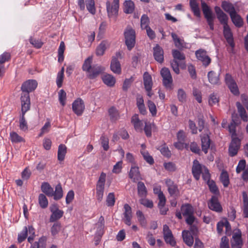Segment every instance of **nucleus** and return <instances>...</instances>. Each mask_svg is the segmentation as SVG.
Returning a JSON list of instances; mask_svg holds the SVG:
<instances>
[{
  "instance_id": "27",
  "label": "nucleus",
  "mask_w": 248,
  "mask_h": 248,
  "mask_svg": "<svg viewBox=\"0 0 248 248\" xmlns=\"http://www.w3.org/2000/svg\"><path fill=\"white\" fill-rule=\"evenodd\" d=\"M189 5L194 16L198 17H201V12L199 4L196 0H189Z\"/></svg>"
},
{
  "instance_id": "46",
  "label": "nucleus",
  "mask_w": 248,
  "mask_h": 248,
  "mask_svg": "<svg viewBox=\"0 0 248 248\" xmlns=\"http://www.w3.org/2000/svg\"><path fill=\"white\" fill-rule=\"evenodd\" d=\"M209 190L211 193L215 194L216 196L219 194V191L215 181L211 180V181L207 182Z\"/></svg>"
},
{
  "instance_id": "13",
  "label": "nucleus",
  "mask_w": 248,
  "mask_h": 248,
  "mask_svg": "<svg viewBox=\"0 0 248 248\" xmlns=\"http://www.w3.org/2000/svg\"><path fill=\"white\" fill-rule=\"evenodd\" d=\"M84 108V102L80 98L76 100L72 104L73 111L78 116L82 114Z\"/></svg>"
},
{
  "instance_id": "31",
  "label": "nucleus",
  "mask_w": 248,
  "mask_h": 248,
  "mask_svg": "<svg viewBox=\"0 0 248 248\" xmlns=\"http://www.w3.org/2000/svg\"><path fill=\"white\" fill-rule=\"evenodd\" d=\"M144 131L146 136L149 138L152 136V130H156V126L154 123L145 122Z\"/></svg>"
},
{
  "instance_id": "53",
  "label": "nucleus",
  "mask_w": 248,
  "mask_h": 248,
  "mask_svg": "<svg viewBox=\"0 0 248 248\" xmlns=\"http://www.w3.org/2000/svg\"><path fill=\"white\" fill-rule=\"evenodd\" d=\"M38 202L40 206L42 208H46L48 205V201L46 196L43 194H40L38 197Z\"/></svg>"
},
{
  "instance_id": "60",
  "label": "nucleus",
  "mask_w": 248,
  "mask_h": 248,
  "mask_svg": "<svg viewBox=\"0 0 248 248\" xmlns=\"http://www.w3.org/2000/svg\"><path fill=\"white\" fill-rule=\"evenodd\" d=\"M177 97L178 100L184 103L186 102V94L184 91V90L182 89H179L177 92Z\"/></svg>"
},
{
  "instance_id": "28",
  "label": "nucleus",
  "mask_w": 248,
  "mask_h": 248,
  "mask_svg": "<svg viewBox=\"0 0 248 248\" xmlns=\"http://www.w3.org/2000/svg\"><path fill=\"white\" fill-rule=\"evenodd\" d=\"M129 177L133 180L134 182L139 180L140 178V173L139 169L137 166H132L129 173Z\"/></svg>"
},
{
  "instance_id": "55",
  "label": "nucleus",
  "mask_w": 248,
  "mask_h": 248,
  "mask_svg": "<svg viewBox=\"0 0 248 248\" xmlns=\"http://www.w3.org/2000/svg\"><path fill=\"white\" fill-rule=\"evenodd\" d=\"M172 55L175 60H184L186 58L185 54L177 49L172 50Z\"/></svg>"
},
{
  "instance_id": "35",
  "label": "nucleus",
  "mask_w": 248,
  "mask_h": 248,
  "mask_svg": "<svg viewBox=\"0 0 248 248\" xmlns=\"http://www.w3.org/2000/svg\"><path fill=\"white\" fill-rule=\"evenodd\" d=\"M201 2L202 11L205 18H207V17L214 16L213 15L210 8L208 5L203 0H201Z\"/></svg>"
},
{
  "instance_id": "41",
  "label": "nucleus",
  "mask_w": 248,
  "mask_h": 248,
  "mask_svg": "<svg viewBox=\"0 0 248 248\" xmlns=\"http://www.w3.org/2000/svg\"><path fill=\"white\" fill-rule=\"evenodd\" d=\"M134 3L132 0H126L124 3V12L126 14H131L134 11Z\"/></svg>"
},
{
  "instance_id": "17",
  "label": "nucleus",
  "mask_w": 248,
  "mask_h": 248,
  "mask_svg": "<svg viewBox=\"0 0 248 248\" xmlns=\"http://www.w3.org/2000/svg\"><path fill=\"white\" fill-rule=\"evenodd\" d=\"M202 167L197 160H194L192 168V173L196 180L200 178V175L202 172Z\"/></svg>"
},
{
  "instance_id": "45",
  "label": "nucleus",
  "mask_w": 248,
  "mask_h": 248,
  "mask_svg": "<svg viewBox=\"0 0 248 248\" xmlns=\"http://www.w3.org/2000/svg\"><path fill=\"white\" fill-rule=\"evenodd\" d=\"M63 215V212L59 210L52 213L49 218L50 222H53L61 218Z\"/></svg>"
},
{
  "instance_id": "47",
  "label": "nucleus",
  "mask_w": 248,
  "mask_h": 248,
  "mask_svg": "<svg viewBox=\"0 0 248 248\" xmlns=\"http://www.w3.org/2000/svg\"><path fill=\"white\" fill-rule=\"evenodd\" d=\"M171 36L176 47L179 49L184 47L183 44V40L179 38L176 34L174 32H172L171 33Z\"/></svg>"
},
{
  "instance_id": "8",
  "label": "nucleus",
  "mask_w": 248,
  "mask_h": 248,
  "mask_svg": "<svg viewBox=\"0 0 248 248\" xmlns=\"http://www.w3.org/2000/svg\"><path fill=\"white\" fill-rule=\"evenodd\" d=\"M209 208L215 212L220 213L222 211V207L219 202L218 198L216 195H213L208 202Z\"/></svg>"
},
{
  "instance_id": "50",
  "label": "nucleus",
  "mask_w": 248,
  "mask_h": 248,
  "mask_svg": "<svg viewBox=\"0 0 248 248\" xmlns=\"http://www.w3.org/2000/svg\"><path fill=\"white\" fill-rule=\"evenodd\" d=\"M64 68L62 67L60 71H59L57 74V79H56V83L57 85L59 88H60L62 86V82L63 80L64 77Z\"/></svg>"
},
{
  "instance_id": "2",
  "label": "nucleus",
  "mask_w": 248,
  "mask_h": 248,
  "mask_svg": "<svg viewBox=\"0 0 248 248\" xmlns=\"http://www.w3.org/2000/svg\"><path fill=\"white\" fill-rule=\"evenodd\" d=\"M106 174L102 172L96 184V198L101 202L103 198Z\"/></svg>"
},
{
  "instance_id": "57",
  "label": "nucleus",
  "mask_w": 248,
  "mask_h": 248,
  "mask_svg": "<svg viewBox=\"0 0 248 248\" xmlns=\"http://www.w3.org/2000/svg\"><path fill=\"white\" fill-rule=\"evenodd\" d=\"M136 215L141 225L144 227H146L147 222L142 212L140 210H138L136 212Z\"/></svg>"
},
{
  "instance_id": "42",
  "label": "nucleus",
  "mask_w": 248,
  "mask_h": 248,
  "mask_svg": "<svg viewBox=\"0 0 248 248\" xmlns=\"http://www.w3.org/2000/svg\"><path fill=\"white\" fill-rule=\"evenodd\" d=\"M138 195L140 197H145L147 193V189L144 184L142 182H139L138 183Z\"/></svg>"
},
{
  "instance_id": "32",
  "label": "nucleus",
  "mask_w": 248,
  "mask_h": 248,
  "mask_svg": "<svg viewBox=\"0 0 248 248\" xmlns=\"http://www.w3.org/2000/svg\"><path fill=\"white\" fill-rule=\"evenodd\" d=\"M108 43L106 40H104L97 46L96 49V54L97 56H102L108 46Z\"/></svg>"
},
{
  "instance_id": "18",
  "label": "nucleus",
  "mask_w": 248,
  "mask_h": 248,
  "mask_svg": "<svg viewBox=\"0 0 248 248\" xmlns=\"http://www.w3.org/2000/svg\"><path fill=\"white\" fill-rule=\"evenodd\" d=\"M165 184L168 187V190L170 196H176L179 193L177 186L171 179H167Z\"/></svg>"
},
{
  "instance_id": "56",
  "label": "nucleus",
  "mask_w": 248,
  "mask_h": 248,
  "mask_svg": "<svg viewBox=\"0 0 248 248\" xmlns=\"http://www.w3.org/2000/svg\"><path fill=\"white\" fill-rule=\"evenodd\" d=\"M61 229V224L60 222H56L52 226L51 228V232L53 236L57 234Z\"/></svg>"
},
{
  "instance_id": "1",
  "label": "nucleus",
  "mask_w": 248,
  "mask_h": 248,
  "mask_svg": "<svg viewBox=\"0 0 248 248\" xmlns=\"http://www.w3.org/2000/svg\"><path fill=\"white\" fill-rule=\"evenodd\" d=\"M125 43L128 50H131L135 46L136 33L130 26H127L124 30Z\"/></svg>"
},
{
  "instance_id": "23",
  "label": "nucleus",
  "mask_w": 248,
  "mask_h": 248,
  "mask_svg": "<svg viewBox=\"0 0 248 248\" xmlns=\"http://www.w3.org/2000/svg\"><path fill=\"white\" fill-rule=\"evenodd\" d=\"M182 237L184 242L189 247L193 245L194 236L191 234L188 231L184 230L182 232Z\"/></svg>"
},
{
  "instance_id": "36",
  "label": "nucleus",
  "mask_w": 248,
  "mask_h": 248,
  "mask_svg": "<svg viewBox=\"0 0 248 248\" xmlns=\"http://www.w3.org/2000/svg\"><path fill=\"white\" fill-rule=\"evenodd\" d=\"M67 152V147L64 144H61L58 147V159L60 161H62L65 158Z\"/></svg>"
},
{
  "instance_id": "16",
  "label": "nucleus",
  "mask_w": 248,
  "mask_h": 248,
  "mask_svg": "<svg viewBox=\"0 0 248 248\" xmlns=\"http://www.w3.org/2000/svg\"><path fill=\"white\" fill-rule=\"evenodd\" d=\"M153 56L155 59L159 63H162L164 61V51L162 48L158 44L153 48Z\"/></svg>"
},
{
  "instance_id": "5",
  "label": "nucleus",
  "mask_w": 248,
  "mask_h": 248,
  "mask_svg": "<svg viewBox=\"0 0 248 248\" xmlns=\"http://www.w3.org/2000/svg\"><path fill=\"white\" fill-rule=\"evenodd\" d=\"M38 85L35 79H28L24 81L21 87V92L29 93L35 91Z\"/></svg>"
},
{
  "instance_id": "24",
  "label": "nucleus",
  "mask_w": 248,
  "mask_h": 248,
  "mask_svg": "<svg viewBox=\"0 0 248 248\" xmlns=\"http://www.w3.org/2000/svg\"><path fill=\"white\" fill-rule=\"evenodd\" d=\"M11 59V54L10 53L5 52L0 55V76L2 74L4 71L3 64L8 62Z\"/></svg>"
},
{
  "instance_id": "30",
  "label": "nucleus",
  "mask_w": 248,
  "mask_h": 248,
  "mask_svg": "<svg viewBox=\"0 0 248 248\" xmlns=\"http://www.w3.org/2000/svg\"><path fill=\"white\" fill-rule=\"evenodd\" d=\"M41 190L48 197H52L54 195L53 188L46 182H44L41 185Z\"/></svg>"
},
{
  "instance_id": "11",
  "label": "nucleus",
  "mask_w": 248,
  "mask_h": 248,
  "mask_svg": "<svg viewBox=\"0 0 248 248\" xmlns=\"http://www.w3.org/2000/svg\"><path fill=\"white\" fill-rule=\"evenodd\" d=\"M195 55L198 60L201 61L204 66H207L211 63V60L207 55L205 50L199 49L196 51Z\"/></svg>"
},
{
  "instance_id": "38",
  "label": "nucleus",
  "mask_w": 248,
  "mask_h": 248,
  "mask_svg": "<svg viewBox=\"0 0 248 248\" xmlns=\"http://www.w3.org/2000/svg\"><path fill=\"white\" fill-rule=\"evenodd\" d=\"M243 200V216L244 217L248 218V197L245 191L242 192Z\"/></svg>"
},
{
  "instance_id": "14",
  "label": "nucleus",
  "mask_w": 248,
  "mask_h": 248,
  "mask_svg": "<svg viewBox=\"0 0 248 248\" xmlns=\"http://www.w3.org/2000/svg\"><path fill=\"white\" fill-rule=\"evenodd\" d=\"M215 11L220 24L223 25V27L228 25V21L229 17L228 16L222 11L220 8L218 6H216L215 7Z\"/></svg>"
},
{
  "instance_id": "29",
  "label": "nucleus",
  "mask_w": 248,
  "mask_h": 248,
  "mask_svg": "<svg viewBox=\"0 0 248 248\" xmlns=\"http://www.w3.org/2000/svg\"><path fill=\"white\" fill-rule=\"evenodd\" d=\"M181 210L182 214L184 217H186L191 214H194V209L192 206L189 203L183 204L181 206Z\"/></svg>"
},
{
  "instance_id": "40",
  "label": "nucleus",
  "mask_w": 248,
  "mask_h": 248,
  "mask_svg": "<svg viewBox=\"0 0 248 248\" xmlns=\"http://www.w3.org/2000/svg\"><path fill=\"white\" fill-rule=\"evenodd\" d=\"M233 241L231 242L232 248H242L243 243L241 235H233Z\"/></svg>"
},
{
  "instance_id": "26",
  "label": "nucleus",
  "mask_w": 248,
  "mask_h": 248,
  "mask_svg": "<svg viewBox=\"0 0 248 248\" xmlns=\"http://www.w3.org/2000/svg\"><path fill=\"white\" fill-rule=\"evenodd\" d=\"M219 73H216L213 71L208 72L207 77L209 82L213 85H217L219 83Z\"/></svg>"
},
{
  "instance_id": "51",
  "label": "nucleus",
  "mask_w": 248,
  "mask_h": 248,
  "mask_svg": "<svg viewBox=\"0 0 248 248\" xmlns=\"http://www.w3.org/2000/svg\"><path fill=\"white\" fill-rule=\"evenodd\" d=\"M157 149L160 151L161 154L164 156L167 157H170L171 152L165 143L160 146Z\"/></svg>"
},
{
  "instance_id": "62",
  "label": "nucleus",
  "mask_w": 248,
  "mask_h": 248,
  "mask_svg": "<svg viewBox=\"0 0 248 248\" xmlns=\"http://www.w3.org/2000/svg\"><path fill=\"white\" fill-rule=\"evenodd\" d=\"M147 105L149 111L152 114V116H155L156 114L157 110L155 103L151 100H148L147 102Z\"/></svg>"
},
{
  "instance_id": "49",
  "label": "nucleus",
  "mask_w": 248,
  "mask_h": 248,
  "mask_svg": "<svg viewBox=\"0 0 248 248\" xmlns=\"http://www.w3.org/2000/svg\"><path fill=\"white\" fill-rule=\"evenodd\" d=\"M86 8L88 11L93 15L96 12L94 0H85Z\"/></svg>"
},
{
  "instance_id": "59",
  "label": "nucleus",
  "mask_w": 248,
  "mask_h": 248,
  "mask_svg": "<svg viewBox=\"0 0 248 248\" xmlns=\"http://www.w3.org/2000/svg\"><path fill=\"white\" fill-rule=\"evenodd\" d=\"M30 43L35 48H41L43 43L39 39H35L32 37H30L29 39Z\"/></svg>"
},
{
  "instance_id": "3",
  "label": "nucleus",
  "mask_w": 248,
  "mask_h": 248,
  "mask_svg": "<svg viewBox=\"0 0 248 248\" xmlns=\"http://www.w3.org/2000/svg\"><path fill=\"white\" fill-rule=\"evenodd\" d=\"M225 82L231 92L234 95H238L240 93L236 82L229 73H227L225 76Z\"/></svg>"
},
{
  "instance_id": "52",
  "label": "nucleus",
  "mask_w": 248,
  "mask_h": 248,
  "mask_svg": "<svg viewBox=\"0 0 248 248\" xmlns=\"http://www.w3.org/2000/svg\"><path fill=\"white\" fill-rule=\"evenodd\" d=\"M26 113H23L22 112L21 115L19 118V127L22 131H26L28 130V125L26 121L25 118V114Z\"/></svg>"
},
{
  "instance_id": "4",
  "label": "nucleus",
  "mask_w": 248,
  "mask_h": 248,
  "mask_svg": "<svg viewBox=\"0 0 248 248\" xmlns=\"http://www.w3.org/2000/svg\"><path fill=\"white\" fill-rule=\"evenodd\" d=\"M211 133L208 129L204 130V133L200 135L202 149V151L205 153H208V149L211 144V140L210 139V135Z\"/></svg>"
},
{
  "instance_id": "12",
  "label": "nucleus",
  "mask_w": 248,
  "mask_h": 248,
  "mask_svg": "<svg viewBox=\"0 0 248 248\" xmlns=\"http://www.w3.org/2000/svg\"><path fill=\"white\" fill-rule=\"evenodd\" d=\"M106 7L109 17L117 15L119 7V0H113L112 5L109 1H107L106 2Z\"/></svg>"
},
{
  "instance_id": "25",
  "label": "nucleus",
  "mask_w": 248,
  "mask_h": 248,
  "mask_svg": "<svg viewBox=\"0 0 248 248\" xmlns=\"http://www.w3.org/2000/svg\"><path fill=\"white\" fill-rule=\"evenodd\" d=\"M110 69L111 71L114 73L118 74L121 73V64L119 61L118 60H117L116 57H112L110 63Z\"/></svg>"
},
{
  "instance_id": "61",
  "label": "nucleus",
  "mask_w": 248,
  "mask_h": 248,
  "mask_svg": "<svg viewBox=\"0 0 248 248\" xmlns=\"http://www.w3.org/2000/svg\"><path fill=\"white\" fill-rule=\"evenodd\" d=\"M115 198L114 193H109L106 199L107 205L108 206H112L114 205Z\"/></svg>"
},
{
  "instance_id": "9",
  "label": "nucleus",
  "mask_w": 248,
  "mask_h": 248,
  "mask_svg": "<svg viewBox=\"0 0 248 248\" xmlns=\"http://www.w3.org/2000/svg\"><path fill=\"white\" fill-rule=\"evenodd\" d=\"M105 68L101 65L96 64H93L91 70L88 71L87 76L90 79H94L99 75L104 72Z\"/></svg>"
},
{
  "instance_id": "6",
  "label": "nucleus",
  "mask_w": 248,
  "mask_h": 248,
  "mask_svg": "<svg viewBox=\"0 0 248 248\" xmlns=\"http://www.w3.org/2000/svg\"><path fill=\"white\" fill-rule=\"evenodd\" d=\"M160 74L163 78V85L167 89H171L172 78L169 69L165 67L162 68Z\"/></svg>"
},
{
  "instance_id": "37",
  "label": "nucleus",
  "mask_w": 248,
  "mask_h": 248,
  "mask_svg": "<svg viewBox=\"0 0 248 248\" xmlns=\"http://www.w3.org/2000/svg\"><path fill=\"white\" fill-rule=\"evenodd\" d=\"M221 6L225 12L229 14L230 16H231V14H234L236 12L234 6L231 3L225 1H223Z\"/></svg>"
},
{
  "instance_id": "19",
  "label": "nucleus",
  "mask_w": 248,
  "mask_h": 248,
  "mask_svg": "<svg viewBox=\"0 0 248 248\" xmlns=\"http://www.w3.org/2000/svg\"><path fill=\"white\" fill-rule=\"evenodd\" d=\"M124 218L123 220L124 222L127 225L130 226L131 224L132 209L131 207L127 203L124 205Z\"/></svg>"
},
{
  "instance_id": "58",
  "label": "nucleus",
  "mask_w": 248,
  "mask_h": 248,
  "mask_svg": "<svg viewBox=\"0 0 248 248\" xmlns=\"http://www.w3.org/2000/svg\"><path fill=\"white\" fill-rule=\"evenodd\" d=\"M149 19L148 16L146 15L142 16L140 19V26L142 29H145L149 27Z\"/></svg>"
},
{
  "instance_id": "63",
  "label": "nucleus",
  "mask_w": 248,
  "mask_h": 248,
  "mask_svg": "<svg viewBox=\"0 0 248 248\" xmlns=\"http://www.w3.org/2000/svg\"><path fill=\"white\" fill-rule=\"evenodd\" d=\"M142 155H143L144 159L150 165H152L154 163V160L152 156H151L149 153L147 152L143 151L141 152Z\"/></svg>"
},
{
  "instance_id": "15",
  "label": "nucleus",
  "mask_w": 248,
  "mask_h": 248,
  "mask_svg": "<svg viewBox=\"0 0 248 248\" xmlns=\"http://www.w3.org/2000/svg\"><path fill=\"white\" fill-rule=\"evenodd\" d=\"M223 33L227 43L233 49L235 44L233 41L232 33L229 25L223 27Z\"/></svg>"
},
{
  "instance_id": "7",
  "label": "nucleus",
  "mask_w": 248,
  "mask_h": 248,
  "mask_svg": "<svg viewBox=\"0 0 248 248\" xmlns=\"http://www.w3.org/2000/svg\"><path fill=\"white\" fill-rule=\"evenodd\" d=\"M21 112L26 113L31 108V98L30 94L21 92L20 98Z\"/></svg>"
},
{
  "instance_id": "33",
  "label": "nucleus",
  "mask_w": 248,
  "mask_h": 248,
  "mask_svg": "<svg viewBox=\"0 0 248 248\" xmlns=\"http://www.w3.org/2000/svg\"><path fill=\"white\" fill-rule=\"evenodd\" d=\"M236 106L241 119L244 122H247L248 120V115L243 105L239 102H237L236 103Z\"/></svg>"
},
{
  "instance_id": "34",
  "label": "nucleus",
  "mask_w": 248,
  "mask_h": 248,
  "mask_svg": "<svg viewBox=\"0 0 248 248\" xmlns=\"http://www.w3.org/2000/svg\"><path fill=\"white\" fill-rule=\"evenodd\" d=\"M231 20L234 25L238 28L243 26V22L241 17L237 14L236 12L233 14H231Z\"/></svg>"
},
{
  "instance_id": "22",
  "label": "nucleus",
  "mask_w": 248,
  "mask_h": 248,
  "mask_svg": "<svg viewBox=\"0 0 248 248\" xmlns=\"http://www.w3.org/2000/svg\"><path fill=\"white\" fill-rule=\"evenodd\" d=\"M143 82L145 90L148 92H151L153 86L151 76L147 72L143 75Z\"/></svg>"
},
{
  "instance_id": "21",
  "label": "nucleus",
  "mask_w": 248,
  "mask_h": 248,
  "mask_svg": "<svg viewBox=\"0 0 248 248\" xmlns=\"http://www.w3.org/2000/svg\"><path fill=\"white\" fill-rule=\"evenodd\" d=\"M131 123L134 125V127L136 131L142 132L143 130V123L142 121L139 118L138 114H135L131 118Z\"/></svg>"
},
{
  "instance_id": "64",
  "label": "nucleus",
  "mask_w": 248,
  "mask_h": 248,
  "mask_svg": "<svg viewBox=\"0 0 248 248\" xmlns=\"http://www.w3.org/2000/svg\"><path fill=\"white\" fill-rule=\"evenodd\" d=\"M220 248H230L229 240L227 236H224L221 238Z\"/></svg>"
},
{
  "instance_id": "48",
  "label": "nucleus",
  "mask_w": 248,
  "mask_h": 248,
  "mask_svg": "<svg viewBox=\"0 0 248 248\" xmlns=\"http://www.w3.org/2000/svg\"><path fill=\"white\" fill-rule=\"evenodd\" d=\"M220 180L224 187H227L230 183L229 175L227 171H223L220 176Z\"/></svg>"
},
{
  "instance_id": "39",
  "label": "nucleus",
  "mask_w": 248,
  "mask_h": 248,
  "mask_svg": "<svg viewBox=\"0 0 248 248\" xmlns=\"http://www.w3.org/2000/svg\"><path fill=\"white\" fill-rule=\"evenodd\" d=\"M102 78L103 82L108 86L112 87L115 84V78L109 74H107L103 76Z\"/></svg>"
},
{
  "instance_id": "54",
  "label": "nucleus",
  "mask_w": 248,
  "mask_h": 248,
  "mask_svg": "<svg viewBox=\"0 0 248 248\" xmlns=\"http://www.w3.org/2000/svg\"><path fill=\"white\" fill-rule=\"evenodd\" d=\"M108 113L112 121H116L119 118V113L114 107H112L109 109Z\"/></svg>"
},
{
  "instance_id": "44",
  "label": "nucleus",
  "mask_w": 248,
  "mask_h": 248,
  "mask_svg": "<svg viewBox=\"0 0 248 248\" xmlns=\"http://www.w3.org/2000/svg\"><path fill=\"white\" fill-rule=\"evenodd\" d=\"M92 57H89L86 59H85L82 67L83 71L88 73V71L91 70V68L93 66V65H92Z\"/></svg>"
},
{
  "instance_id": "10",
  "label": "nucleus",
  "mask_w": 248,
  "mask_h": 248,
  "mask_svg": "<svg viewBox=\"0 0 248 248\" xmlns=\"http://www.w3.org/2000/svg\"><path fill=\"white\" fill-rule=\"evenodd\" d=\"M240 144V140L238 138H232V141L229 147V153L231 156H234L237 154Z\"/></svg>"
},
{
  "instance_id": "20",
  "label": "nucleus",
  "mask_w": 248,
  "mask_h": 248,
  "mask_svg": "<svg viewBox=\"0 0 248 248\" xmlns=\"http://www.w3.org/2000/svg\"><path fill=\"white\" fill-rule=\"evenodd\" d=\"M232 122L228 126V129L230 133L232 134V137H235L236 136V126L239 124V121L236 114H232Z\"/></svg>"
},
{
  "instance_id": "43",
  "label": "nucleus",
  "mask_w": 248,
  "mask_h": 248,
  "mask_svg": "<svg viewBox=\"0 0 248 248\" xmlns=\"http://www.w3.org/2000/svg\"><path fill=\"white\" fill-rule=\"evenodd\" d=\"M54 199L55 200H59L63 196V191L62 187L60 184L57 185L55 187V190L54 191Z\"/></svg>"
}]
</instances>
